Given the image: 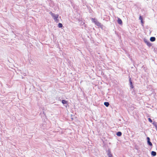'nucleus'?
<instances>
[{
    "label": "nucleus",
    "instance_id": "f257e3e1",
    "mask_svg": "<svg viewBox=\"0 0 157 157\" xmlns=\"http://www.w3.org/2000/svg\"><path fill=\"white\" fill-rule=\"evenodd\" d=\"M50 14L52 17L55 21L56 22L58 23L59 21V19H58L59 15L58 14L56 15L55 14L52 13L51 12L50 13Z\"/></svg>",
    "mask_w": 157,
    "mask_h": 157
},
{
    "label": "nucleus",
    "instance_id": "f03ea898",
    "mask_svg": "<svg viewBox=\"0 0 157 157\" xmlns=\"http://www.w3.org/2000/svg\"><path fill=\"white\" fill-rule=\"evenodd\" d=\"M144 41L149 47H150L151 46V44L147 39L144 38Z\"/></svg>",
    "mask_w": 157,
    "mask_h": 157
},
{
    "label": "nucleus",
    "instance_id": "7ed1b4c3",
    "mask_svg": "<svg viewBox=\"0 0 157 157\" xmlns=\"http://www.w3.org/2000/svg\"><path fill=\"white\" fill-rule=\"evenodd\" d=\"M147 142L148 144L150 146H152V143L150 142V139L149 137H147Z\"/></svg>",
    "mask_w": 157,
    "mask_h": 157
},
{
    "label": "nucleus",
    "instance_id": "20e7f679",
    "mask_svg": "<svg viewBox=\"0 0 157 157\" xmlns=\"http://www.w3.org/2000/svg\"><path fill=\"white\" fill-rule=\"evenodd\" d=\"M107 155L109 157H113L112 155L111 154L109 150L107 151Z\"/></svg>",
    "mask_w": 157,
    "mask_h": 157
},
{
    "label": "nucleus",
    "instance_id": "39448f33",
    "mask_svg": "<svg viewBox=\"0 0 157 157\" xmlns=\"http://www.w3.org/2000/svg\"><path fill=\"white\" fill-rule=\"evenodd\" d=\"M117 22L119 24H122V22L121 19H120L119 18H118L117 20Z\"/></svg>",
    "mask_w": 157,
    "mask_h": 157
},
{
    "label": "nucleus",
    "instance_id": "423d86ee",
    "mask_svg": "<svg viewBox=\"0 0 157 157\" xmlns=\"http://www.w3.org/2000/svg\"><path fill=\"white\" fill-rule=\"evenodd\" d=\"M150 40L152 42L154 41L155 40V38L154 37H151L150 38Z\"/></svg>",
    "mask_w": 157,
    "mask_h": 157
},
{
    "label": "nucleus",
    "instance_id": "0eeeda50",
    "mask_svg": "<svg viewBox=\"0 0 157 157\" xmlns=\"http://www.w3.org/2000/svg\"><path fill=\"white\" fill-rule=\"evenodd\" d=\"M151 155L153 156H155L156 155V152L153 151L151 152Z\"/></svg>",
    "mask_w": 157,
    "mask_h": 157
},
{
    "label": "nucleus",
    "instance_id": "6e6552de",
    "mask_svg": "<svg viewBox=\"0 0 157 157\" xmlns=\"http://www.w3.org/2000/svg\"><path fill=\"white\" fill-rule=\"evenodd\" d=\"M117 136H120L122 135V133L121 132H118L117 133Z\"/></svg>",
    "mask_w": 157,
    "mask_h": 157
},
{
    "label": "nucleus",
    "instance_id": "1a4fd4ad",
    "mask_svg": "<svg viewBox=\"0 0 157 157\" xmlns=\"http://www.w3.org/2000/svg\"><path fill=\"white\" fill-rule=\"evenodd\" d=\"M104 105L106 107H108L109 104V103L108 102H105L104 103Z\"/></svg>",
    "mask_w": 157,
    "mask_h": 157
},
{
    "label": "nucleus",
    "instance_id": "9d476101",
    "mask_svg": "<svg viewBox=\"0 0 157 157\" xmlns=\"http://www.w3.org/2000/svg\"><path fill=\"white\" fill-rule=\"evenodd\" d=\"M152 124L155 126V128L157 129V123L155 122H153L152 123Z\"/></svg>",
    "mask_w": 157,
    "mask_h": 157
},
{
    "label": "nucleus",
    "instance_id": "9b49d317",
    "mask_svg": "<svg viewBox=\"0 0 157 157\" xmlns=\"http://www.w3.org/2000/svg\"><path fill=\"white\" fill-rule=\"evenodd\" d=\"M62 103L63 104H66L67 103V101L64 100H62Z\"/></svg>",
    "mask_w": 157,
    "mask_h": 157
},
{
    "label": "nucleus",
    "instance_id": "f8f14e48",
    "mask_svg": "<svg viewBox=\"0 0 157 157\" xmlns=\"http://www.w3.org/2000/svg\"><path fill=\"white\" fill-rule=\"evenodd\" d=\"M58 26L59 28H61L63 26V25H62V24H61V23H59L58 24Z\"/></svg>",
    "mask_w": 157,
    "mask_h": 157
},
{
    "label": "nucleus",
    "instance_id": "ddd939ff",
    "mask_svg": "<svg viewBox=\"0 0 157 157\" xmlns=\"http://www.w3.org/2000/svg\"><path fill=\"white\" fill-rule=\"evenodd\" d=\"M148 120L151 123L152 122L151 119L150 118H148Z\"/></svg>",
    "mask_w": 157,
    "mask_h": 157
},
{
    "label": "nucleus",
    "instance_id": "4468645a",
    "mask_svg": "<svg viewBox=\"0 0 157 157\" xmlns=\"http://www.w3.org/2000/svg\"><path fill=\"white\" fill-rule=\"evenodd\" d=\"M139 19L141 21V22H142V18L141 16H140L139 17Z\"/></svg>",
    "mask_w": 157,
    "mask_h": 157
},
{
    "label": "nucleus",
    "instance_id": "2eb2a0df",
    "mask_svg": "<svg viewBox=\"0 0 157 157\" xmlns=\"http://www.w3.org/2000/svg\"><path fill=\"white\" fill-rule=\"evenodd\" d=\"M129 81L130 82V85H131L132 86V81H131V78H130L129 79Z\"/></svg>",
    "mask_w": 157,
    "mask_h": 157
},
{
    "label": "nucleus",
    "instance_id": "dca6fc26",
    "mask_svg": "<svg viewBox=\"0 0 157 157\" xmlns=\"http://www.w3.org/2000/svg\"><path fill=\"white\" fill-rule=\"evenodd\" d=\"M101 24L99 23V25H98L99 27H101V28H102V27H101Z\"/></svg>",
    "mask_w": 157,
    "mask_h": 157
},
{
    "label": "nucleus",
    "instance_id": "f3484780",
    "mask_svg": "<svg viewBox=\"0 0 157 157\" xmlns=\"http://www.w3.org/2000/svg\"><path fill=\"white\" fill-rule=\"evenodd\" d=\"M131 87L132 88H133V86L132 85V86L131 85Z\"/></svg>",
    "mask_w": 157,
    "mask_h": 157
}]
</instances>
